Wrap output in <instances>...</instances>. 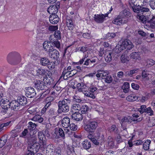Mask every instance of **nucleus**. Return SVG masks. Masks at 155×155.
Segmentation results:
<instances>
[{
  "mask_svg": "<svg viewBox=\"0 0 155 155\" xmlns=\"http://www.w3.org/2000/svg\"><path fill=\"white\" fill-rule=\"evenodd\" d=\"M84 130L87 132L93 133L97 127V123L94 120L90 119L88 117L84 118Z\"/></svg>",
  "mask_w": 155,
  "mask_h": 155,
  "instance_id": "nucleus-1",
  "label": "nucleus"
},
{
  "mask_svg": "<svg viewBox=\"0 0 155 155\" xmlns=\"http://www.w3.org/2000/svg\"><path fill=\"white\" fill-rule=\"evenodd\" d=\"M37 133L36 131H30L29 132V136L27 137L29 146L28 149L30 147L31 149H35L36 147H38L39 144L37 143V137L36 135Z\"/></svg>",
  "mask_w": 155,
  "mask_h": 155,
  "instance_id": "nucleus-2",
  "label": "nucleus"
},
{
  "mask_svg": "<svg viewBox=\"0 0 155 155\" xmlns=\"http://www.w3.org/2000/svg\"><path fill=\"white\" fill-rule=\"evenodd\" d=\"M70 102L71 101L69 99H64L61 101H60L58 104V113L61 114L62 112H68L69 110V105Z\"/></svg>",
  "mask_w": 155,
  "mask_h": 155,
  "instance_id": "nucleus-3",
  "label": "nucleus"
},
{
  "mask_svg": "<svg viewBox=\"0 0 155 155\" xmlns=\"http://www.w3.org/2000/svg\"><path fill=\"white\" fill-rule=\"evenodd\" d=\"M97 88L95 87H91L89 88L88 91L85 92L84 95L87 97H90L93 99L95 98V95L97 94Z\"/></svg>",
  "mask_w": 155,
  "mask_h": 155,
  "instance_id": "nucleus-4",
  "label": "nucleus"
},
{
  "mask_svg": "<svg viewBox=\"0 0 155 155\" xmlns=\"http://www.w3.org/2000/svg\"><path fill=\"white\" fill-rule=\"evenodd\" d=\"M112 8L111 7L110 10L108 12V13L105 14L104 15L103 14L101 15H95L94 16V18L95 21L99 23L103 22L105 18L110 13L111 11L112 10Z\"/></svg>",
  "mask_w": 155,
  "mask_h": 155,
  "instance_id": "nucleus-5",
  "label": "nucleus"
},
{
  "mask_svg": "<svg viewBox=\"0 0 155 155\" xmlns=\"http://www.w3.org/2000/svg\"><path fill=\"white\" fill-rule=\"evenodd\" d=\"M7 61L9 64L12 65H15L21 61V58L19 57L18 59H15L13 57V53H11L7 57Z\"/></svg>",
  "mask_w": 155,
  "mask_h": 155,
  "instance_id": "nucleus-6",
  "label": "nucleus"
},
{
  "mask_svg": "<svg viewBox=\"0 0 155 155\" xmlns=\"http://www.w3.org/2000/svg\"><path fill=\"white\" fill-rule=\"evenodd\" d=\"M60 5V3L57 2L56 5L50 6L48 9V12L51 15L52 14H56L58 11Z\"/></svg>",
  "mask_w": 155,
  "mask_h": 155,
  "instance_id": "nucleus-7",
  "label": "nucleus"
},
{
  "mask_svg": "<svg viewBox=\"0 0 155 155\" xmlns=\"http://www.w3.org/2000/svg\"><path fill=\"white\" fill-rule=\"evenodd\" d=\"M121 45L123 46L124 49L127 48V49L130 50L134 47V45L130 40L127 39L124 40L122 42H120Z\"/></svg>",
  "mask_w": 155,
  "mask_h": 155,
  "instance_id": "nucleus-8",
  "label": "nucleus"
},
{
  "mask_svg": "<svg viewBox=\"0 0 155 155\" xmlns=\"http://www.w3.org/2000/svg\"><path fill=\"white\" fill-rule=\"evenodd\" d=\"M11 103L6 98H2L0 102V105L2 107L5 109L7 110L10 107Z\"/></svg>",
  "mask_w": 155,
  "mask_h": 155,
  "instance_id": "nucleus-9",
  "label": "nucleus"
},
{
  "mask_svg": "<svg viewBox=\"0 0 155 155\" xmlns=\"http://www.w3.org/2000/svg\"><path fill=\"white\" fill-rule=\"evenodd\" d=\"M38 137L40 143L43 145V147H45L46 144L47 139L44 133L41 131L38 132Z\"/></svg>",
  "mask_w": 155,
  "mask_h": 155,
  "instance_id": "nucleus-10",
  "label": "nucleus"
},
{
  "mask_svg": "<svg viewBox=\"0 0 155 155\" xmlns=\"http://www.w3.org/2000/svg\"><path fill=\"white\" fill-rule=\"evenodd\" d=\"M48 56L50 58L54 59H58L59 56L58 51L54 48L48 52Z\"/></svg>",
  "mask_w": 155,
  "mask_h": 155,
  "instance_id": "nucleus-11",
  "label": "nucleus"
},
{
  "mask_svg": "<svg viewBox=\"0 0 155 155\" xmlns=\"http://www.w3.org/2000/svg\"><path fill=\"white\" fill-rule=\"evenodd\" d=\"M36 93L34 89L31 87L27 88L26 91V95L28 97L32 98L35 97Z\"/></svg>",
  "mask_w": 155,
  "mask_h": 155,
  "instance_id": "nucleus-12",
  "label": "nucleus"
},
{
  "mask_svg": "<svg viewBox=\"0 0 155 155\" xmlns=\"http://www.w3.org/2000/svg\"><path fill=\"white\" fill-rule=\"evenodd\" d=\"M142 76L147 81H149L152 77V72L150 71L143 70L142 73Z\"/></svg>",
  "mask_w": 155,
  "mask_h": 155,
  "instance_id": "nucleus-13",
  "label": "nucleus"
},
{
  "mask_svg": "<svg viewBox=\"0 0 155 155\" xmlns=\"http://www.w3.org/2000/svg\"><path fill=\"white\" fill-rule=\"evenodd\" d=\"M147 22L150 24V26L153 27L155 25V15L150 14L147 16Z\"/></svg>",
  "mask_w": 155,
  "mask_h": 155,
  "instance_id": "nucleus-14",
  "label": "nucleus"
},
{
  "mask_svg": "<svg viewBox=\"0 0 155 155\" xmlns=\"http://www.w3.org/2000/svg\"><path fill=\"white\" fill-rule=\"evenodd\" d=\"M51 42L48 41H45L43 44V48L44 50L48 52L53 48Z\"/></svg>",
  "mask_w": 155,
  "mask_h": 155,
  "instance_id": "nucleus-15",
  "label": "nucleus"
},
{
  "mask_svg": "<svg viewBox=\"0 0 155 155\" xmlns=\"http://www.w3.org/2000/svg\"><path fill=\"white\" fill-rule=\"evenodd\" d=\"M132 118L130 116L124 117H123L120 121L121 126L130 123L132 121Z\"/></svg>",
  "mask_w": 155,
  "mask_h": 155,
  "instance_id": "nucleus-16",
  "label": "nucleus"
},
{
  "mask_svg": "<svg viewBox=\"0 0 155 155\" xmlns=\"http://www.w3.org/2000/svg\"><path fill=\"white\" fill-rule=\"evenodd\" d=\"M49 20L51 23L54 24L58 22L59 18L57 15L52 14L49 17Z\"/></svg>",
  "mask_w": 155,
  "mask_h": 155,
  "instance_id": "nucleus-17",
  "label": "nucleus"
},
{
  "mask_svg": "<svg viewBox=\"0 0 155 155\" xmlns=\"http://www.w3.org/2000/svg\"><path fill=\"white\" fill-rule=\"evenodd\" d=\"M70 119L68 117H65L61 121L62 126L65 128H68L70 125Z\"/></svg>",
  "mask_w": 155,
  "mask_h": 155,
  "instance_id": "nucleus-18",
  "label": "nucleus"
},
{
  "mask_svg": "<svg viewBox=\"0 0 155 155\" xmlns=\"http://www.w3.org/2000/svg\"><path fill=\"white\" fill-rule=\"evenodd\" d=\"M97 72V74L96 75V77L98 78H101L102 79H104L108 74V71L101 70H98Z\"/></svg>",
  "mask_w": 155,
  "mask_h": 155,
  "instance_id": "nucleus-19",
  "label": "nucleus"
},
{
  "mask_svg": "<svg viewBox=\"0 0 155 155\" xmlns=\"http://www.w3.org/2000/svg\"><path fill=\"white\" fill-rule=\"evenodd\" d=\"M87 87V86L83 83H79L77 85V88L79 92H82L84 94L85 89Z\"/></svg>",
  "mask_w": 155,
  "mask_h": 155,
  "instance_id": "nucleus-20",
  "label": "nucleus"
},
{
  "mask_svg": "<svg viewBox=\"0 0 155 155\" xmlns=\"http://www.w3.org/2000/svg\"><path fill=\"white\" fill-rule=\"evenodd\" d=\"M35 85V87L39 90H43L46 87L45 83L41 81H37Z\"/></svg>",
  "mask_w": 155,
  "mask_h": 155,
  "instance_id": "nucleus-21",
  "label": "nucleus"
},
{
  "mask_svg": "<svg viewBox=\"0 0 155 155\" xmlns=\"http://www.w3.org/2000/svg\"><path fill=\"white\" fill-rule=\"evenodd\" d=\"M55 147L52 144L48 145L46 149V153H48V155L53 154L55 152Z\"/></svg>",
  "mask_w": 155,
  "mask_h": 155,
  "instance_id": "nucleus-22",
  "label": "nucleus"
},
{
  "mask_svg": "<svg viewBox=\"0 0 155 155\" xmlns=\"http://www.w3.org/2000/svg\"><path fill=\"white\" fill-rule=\"evenodd\" d=\"M114 53L107 51L104 55L105 61L107 63H109L112 60V57L114 55Z\"/></svg>",
  "mask_w": 155,
  "mask_h": 155,
  "instance_id": "nucleus-23",
  "label": "nucleus"
},
{
  "mask_svg": "<svg viewBox=\"0 0 155 155\" xmlns=\"http://www.w3.org/2000/svg\"><path fill=\"white\" fill-rule=\"evenodd\" d=\"M72 118L76 121H80L82 120L83 118L82 115L79 112L72 113Z\"/></svg>",
  "mask_w": 155,
  "mask_h": 155,
  "instance_id": "nucleus-24",
  "label": "nucleus"
},
{
  "mask_svg": "<svg viewBox=\"0 0 155 155\" xmlns=\"http://www.w3.org/2000/svg\"><path fill=\"white\" fill-rule=\"evenodd\" d=\"M67 26L70 30H72L74 28V25L72 19L70 17H68L66 19Z\"/></svg>",
  "mask_w": 155,
  "mask_h": 155,
  "instance_id": "nucleus-25",
  "label": "nucleus"
},
{
  "mask_svg": "<svg viewBox=\"0 0 155 155\" xmlns=\"http://www.w3.org/2000/svg\"><path fill=\"white\" fill-rule=\"evenodd\" d=\"M80 107L79 104H74L71 106V110L72 113L80 112Z\"/></svg>",
  "mask_w": 155,
  "mask_h": 155,
  "instance_id": "nucleus-26",
  "label": "nucleus"
},
{
  "mask_svg": "<svg viewBox=\"0 0 155 155\" xmlns=\"http://www.w3.org/2000/svg\"><path fill=\"white\" fill-rule=\"evenodd\" d=\"M10 106L12 109L17 110L20 108V105L17 101H13L11 103Z\"/></svg>",
  "mask_w": 155,
  "mask_h": 155,
  "instance_id": "nucleus-27",
  "label": "nucleus"
},
{
  "mask_svg": "<svg viewBox=\"0 0 155 155\" xmlns=\"http://www.w3.org/2000/svg\"><path fill=\"white\" fill-rule=\"evenodd\" d=\"M17 102L20 105H25L27 103V98L23 96L18 97L17 99Z\"/></svg>",
  "mask_w": 155,
  "mask_h": 155,
  "instance_id": "nucleus-28",
  "label": "nucleus"
},
{
  "mask_svg": "<svg viewBox=\"0 0 155 155\" xmlns=\"http://www.w3.org/2000/svg\"><path fill=\"white\" fill-rule=\"evenodd\" d=\"M136 17L142 23L144 24L146 23L147 21V18L145 16L142 14H141L140 13L139 14H138L136 15Z\"/></svg>",
  "mask_w": 155,
  "mask_h": 155,
  "instance_id": "nucleus-29",
  "label": "nucleus"
},
{
  "mask_svg": "<svg viewBox=\"0 0 155 155\" xmlns=\"http://www.w3.org/2000/svg\"><path fill=\"white\" fill-rule=\"evenodd\" d=\"M108 130L110 133L114 132L115 134H118L119 132L117 127L115 125H113L109 127Z\"/></svg>",
  "mask_w": 155,
  "mask_h": 155,
  "instance_id": "nucleus-30",
  "label": "nucleus"
},
{
  "mask_svg": "<svg viewBox=\"0 0 155 155\" xmlns=\"http://www.w3.org/2000/svg\"><path fill=\"white\" fill-rule=\"evenodd\" d=\"M130 58L135 60H140V53L139 52H134L131 53L130 54Z\"/></svg>",
  "mask_w": 155,
  "mask_h": 155,
  "instance_id": "nucleus-31",
  "label": "nucleus"
},
{
  "mask_svg": "<svg viewBox=\"0 0 155 155\" xmlns=\"http://www.w3.org/2000/svg\"><path fill=\"white\" fill-rule=\"evenodd\" d=\"M138 68H135L130 71H127L125 72V75L126 77L128 76L131 77L133 74L137 73L138 71Z\"/></svg>",
  "mask_w": 155,
  "mask_h": 155,
  "instance_id": "nucleus-32",
  "label": "nucleus"
},
{
  "mask_svg": "<svg viewBox=\"0 0 155 155\" xmlns=\"http://www.w3.org/2000/svg\"><path fill=\"white\" fill-rule=\"evenodd\" d=\"M40 63L43 66L48 65L50 63L49 60L46 57L42 58L40 60Z\"/></svg>",
  "mask_w": 155,
  "mask_h": 155,
  "instance_id": "nucleus-33",
  "label": "nucleus"
},
{
  "mask_svg": "<svg viewBox=\"0 0 155 155\" xmlns=\"http://www.w3.org/2000/svg\"><path fill=\"white\" fill-rule=\"evenodd\" d=\"M107 143L108 146L111 148H112L114 146V140L111 136H110L108 137Z\"/></svg>",
  "mask_w": 155,
  "mask_h": 155,
  "instance_id": "nucleus-34",
  "label": "nucleus"
},
{
  "mask_svg": "<svg viewBox=\"0 0 155 155\" xmlns=\"http://www.w3.org/2000/svg\"><path fill=\"white\" fill-rule=\"evenodd\" d=\"M36 71L37 75L38 76L46 75L47 73L45 70L41 68H38Z\"/></svg>",
  "mask_w": 155,
  "mask_h": 155,
  "instance_id": "nucleus-35",
  "label": "nucleus"
},
{
  "mask_svg": "<svg viewBox=\"0 0 155 155\" xmlns=\"http://www.w3.org/2000/svg\"><path fill=\"white\" fill-rule=\"evenodd\" d=\"M124 49L122 45H121L120 43L119 42L118 45L115 48L114 51L116 53H119Z\"/></svg>",
  "mask_w": 155,
  "mask_h": 155,
  "instance_id": "nucleus-36",
  "label": "nucleus"
},
{
  "mask_svg": "<svg viewBox=\"0 0 155 155\" xmlns=\"http://www.w3.org/2000/svg\"><path fill=\"white\" fill-rule=\"evenodd\" d=\"M82 144L84 148L86 150L89 149L91 147V143L88 140L83 141Z\"/></svg>",
  "mask_w": 155,
  "mask_h": 155,
  "instance_id": "nucleus-37",
  "label": "nucleus"
},
{
  "mask_svg": "<svg viewBox=\"0 0 155 155\" xmlns=\"http://www.w3.org/2000/svg\"><path fill=\"white\" fill-rule=\"evenodd\" d=\"M28 124V129L30 130V131H36L34 130L37 126V125L36 124L33 123L31 121L29 122Z\"/></svg>",
  "mask_w": 155,
  "mask_h": 155,
  "instance_id": "nucleus-38",
  "label": "nucleus"
},
{
  "mask_svg": "<svg viewBox=\"0 0 155 155\" xmlns=\"http://www.w3.org/2000/svg\"><path fill=\"white\" fill-rule=\"evenodd\" d=\"M32 120L39 123L42 122L43 120V119L40 115H37L34 116L32 119Z\"/></svg>",
  "mask_w": 155,
  "mask_h": 155,
  "instance_id": "nucleus-39",
  "label": "nucleus"
},
{
  "mask_svg": "<svg viewBox=\"0 0 155 155\" xmlns=\"http://www.w3.org/2000/svg\"><path fill=\"white\" fill-rule=\"evenodd\" d=\"M130 87V85L129 83L127 82H124L122 87L123 91L125 93H127L129 91Z\"/></svg>",
  "mask_w": 155,
  "mask_h": 155,
  "instance_id": "nucleus-40",
  "label": "nucleus"
},
{
  "mask_svg": "<svg viewBox=\"0 0 155 155\" xmlns=\"http://www.w3.org/2000/svg\"><path fill=\"white\" fill-rule=\"evenodd\" d=\"M151 141L150 140H146L143 144V148L144 150H147L149 149Z\"/></svg>",
  "mask_w": 155,
  "mask_h": 155,
  "instance_id": "nucleus-41",
  "label": "nucleus"
},
{
  "mask_svg": "<svg viewBox=\"0 0 155 155\" xmlns=\"http://www.w3.org/2000/svg\"><path fill=\"white\" fill-rule=\"evenodd\" d=\"M137 99V97L134 94H132L128 96L126 99L128 101H136Z\"/></svg>",
  "mask_w": 155,
  "mask_h": 155,
  "instance_id": "nucleus-42",
  "label": "nucleus"
},
{
  "mask_svg": "<svg viewBox=\"0 0 155 155\" xmlns=\"http://www.w3.org/2000/svg\"><path fill=\"white\" fill-rule=\"evenodd\" d=\"M89 109L88 107L86 105H84L82 106L81 107H80V111L81 113L82 114H85Z\"/></svg>",
  "mask_w": 155,
  "mask_h": 155,
  "instance_id": "nucleus-43",
  "label": "nucleus"
},
{
  "mask_svg": "<svg viewBox=\"0 0 155 155\" xmlns=\"http://www.w3.org/2000/svg\"><path fill=\"white\" fill-rule=\"evenodd\" d=\"M28 133V130L27 129H25L21 134H20V137H21L25 138H26L27 139V137H28L27 136Z\"/></svg>",
  "mask_w": 155,
  "mask_h": 155,
  "instance_id": "nucleus-44",
  "label": "nucleus"
},
{
  "mask_svg": "<svg viewBox=\"0 0 155 155\" xmlns=\"http://www.w3.org/2000/svg\"><path fill=\"white\" fill-rule=\"evenodd\" d=\"M130 12L126 9L123 10L120 13V15L121 17H124L126 16H130Z\"/></svg>",
  "mask_w": 155,
  "mask_h": 155,
  "instance_id": "nucleus-45",
  "label": "nucleus"
},
{
  "mask_svg": "<svg viewBox=\"0 0 155 155\" xmlns=\"http://www.w3.org/2000/svg\"><path fill=\"white\" fill-rule=\"evenodd\" d=\"M140 7H141L140 6V5L138 4L137 5L132 6L131 7L132 8L134 12L139 14L140 11Z\"/></svg>",
  "mask_w": 155,
  "mask_h": 155,
  "instance_id": "nucleus-46",
  "label": "nucleus"
},
{
  "mask_svg": "<svg viewBox=\"0 0 155 155\" xmlns=\"http://www.w3.org/2000/svg\"><path fill=\"white\" fill-rule=\"evenodd\" d=\"M147 109L146 106L145 105H143L140 106V108L137 109V111H139L141 114L145 112Z\"/></svg>",
  "mask_w": 155,
  "mask_h": 155,
  "instance_id": "nucleus-47",
  "label": "nucleus"
},
{
  "mask_svg": "<svg viewBox=\"0 0 155 155\" xmlns=\"http://www.w3.org/2000/svg\"><path fill=\"white\" fill-rule=\"evenodd\" d=\"M115 36V34L114 33H109L106 35L105 38L107 40H110L114 38Z\"/></svg>",
  "mask_w": 155,
  "mask_h": 155,
  "instance_id": "nucleus-48",
  "label": "nucleus"
},
{
  "mask_svg": "<svg viewBox=\"0 0 155 155\" xmlns=\"http://www.w3.org/2000/svg\"><path fill=\"white\" fill-rule=\"evenodd\" d=\"M120 16H118L112 21V22L115 24L120 25Z\"/></svg>",
  "mask_w": 155,
  "mask_h": 155,
  "instance_id": "nucleus-49",
  "label": "nucleus"
},
{
  "mask_svg": "<svg viewBox=\"0 0 155 155\" xmlns=\"http://www.w3.org/2000/svg\"><path fill=\"white\" fill-rule=\"evenodd\" d=\"M82 36L84 38L87 39H90L92 37L91 35V32L89 31L87 33H83Z\"/></svg>",
  "mask_w": 155,
  "mask_h": 155,
  "instance_id": "nucleus-50",
  "label": "nucleus"
},
{
  "mask_svg": "<svg viewBox=\"0 0 155 155\" xmlns=\"http://www.w3.org/2000/svg\"><path fill=\"white\" fill-rule=\"evenodd\" d=\"M54 37L56 38V39H60L61 38L60 31H55L54 35Z\"/></svg>",
  "mask_w": 155,
  "mask_h": 155,
  "instance_id": "nucleus-51",
  "label": "nucleus"
},
{
  "mask_svg": "<svg viewBox=\"0 0 155 155\" xmlns=\"http://www.w3.org/2000/svg\"><path fill=\"white\" fill-rule=\"evenodd\" d=\"M105 82L107 83H110L113 80L112 77L108 74L106 76L105 78Z\"/></svg>",
  "mask_w": 155,
  "mask_h": 155,
  "instance_id": "nucleus-52",
  "label": "nucleus"
},
{
  "mask_svg": "<svg viewBox=\"0 0 155 155\" xmlns=\"http://www.w3.org/2000/svg\"><path fill=\"white\" fill-rule=\"evenodd\" d=\"M73 97V101L75 102L80 103H81L82 101L80 97L74 95Z\"/></svg>",
  "mask_w": 155,
  "mask_h": 155,
  "instance_id": "nucleus-53",
  "label": "nucleus"
},
{
  "mask_svg": "<svg viewBox=\"0 0 155 155\" xmlns=\"http://www.w3.org/2000/svg\"><path fill=\"white\" fill-rule=\"evenodd\" d=\"M67 154L68 155H76L74 150L73 148L69 147L67 150Z\"/></svg>",
  "mask_w": 155,
  "mask_h": 155,
  "instance_id": "nucleus-54",
  "label": "nucleus"
},
{
  "mask_svg": "<svg viewBox=\"0 0 155 155\" xmlns=\"http://www.w3.org/2000/svg\"><path fill=\"white\" fill-rule=\"evenodd\" d=\"M128 58L126 57L125 55H122L120 57L121 61L123 63H125L127 62L128 60Z\"/></svg>",
  "mask_w": 155,
  "mask_h": 155,
  "instance_id": "nucleus-55",
  "label": "nucleus"
},
{
  "mask_svg": "<svg viewBox=\"0 0 155 155\" xmlns=\"http://www.w3.org/2000/svg\"><path fill=\"white\" fill-rule=\"evenodd\" d=\"M129 3L131 7L132 6L137 5L138 4L137 3V0H129Z\"/></svg>",
  "mask_w": 155,
  "mask_h": 155,
  "instance_id": "nucleus-56",
  "label": "nucleus"
},
{
  "mask_svg": "<svg viewBox=\"0 0 155 155\" xmlns=\"http://www.w3.org/2000/svg\"><path fill=\"white\" fill-rule=\"evenodd\" d=\"M69 126L70 127V129L71 130L75 131L77 129L78 127L74 123H72L70 124Z\"/></svg>",
  "mask_w": 155,
  "mask_h": 155,
  "instance_id": "nucleus-57",
  "label": "nucleus"
},
{
  "mask_svg": "<svg viewBox=\"0 0 155 155\" xmlns=\"http://www.w3.org/2000/svg\"><path fill=\"white\" fill-rule=\"evenodd\" d=\"M145 113L148 114L150 116L152 115L153 114V112L150 107L147 108Z\"/></svg>",
  "mask_w": 155,
  "mask_h": 155,
  "instance_id": "nucleus-58",
  "label": "nucleus"
},
{
  "mask_svg": "<svg viewBox=\"0 0 155 155\" xmlns=\"http://www.w3.org/2000/svg\"><path fill=\"white\" fill-rule=\"evenodd\" d=\"M58 132L59 135L62 137L64 138V133L63 130L61 128L58 129Z\"/></svg>",
  "mask_w": 155,
  "mask_h": 155,
  "instance_id": "nucleus-59",
  "label": "nucleus"
},
{
  "mask_svg": "<svg viewBox=\"0 0 155 155\" xmlns=\"http://www.w3.org/2000/svg\"><path fill=\"white\" fill-rule=\"evenodd\" d=\"M147 65L151 66L155 64V61L152 59H149L147 60Z\"/></svg>",
  "mask_w": 155,
  "mask_h": 155,
  "instance_id": "nucleus-60",
  "label": "nucleus"
},
{
  "mask_svg": "<svg viewBox=\"0 0 155 155\" xmlns=\"http://www.w3.org/2000/svg\"><path fill=\"white\" fill-rule=\"evenodd\" d=\"M128 21V18L127 17L121 18L120 21V25L126 23Z\"/></svg>",
  "mask_w": 155,
  "mask_h": 155,
  "instance_id": "nucleus-61",
  "label": "nucleus"
},
{
  "mask_svg": "<svg viewBox=\"0 0 155 155\" xmlns=\"http://www.w3.org/2000/svg\"><path fill=\"white\" fill-rule=\"evenodd\" d=\"M149 3L151 8L153 9H155V0H150Z\"/></svg>",
  "mask_w": 155,
  "mask_h": 155,
  "instance_id": "nucleus-62",
  "label": "nucleus"
},
{
  "mask_svg": "<svg viewBox=\"0 0 155 155\" xmlns=\"http://www.w3.org/2000/svg\"><path fill=\"white\" fill-rule=\"evenodd\" d=\"M53 43L55 46L58 48L59 49L60 48V43L57 39H56V40L54 41Z\"/></svg>",
  "mask_w": 155,
  "mask_h": 155,
  "instance_id": "nucleus-63",
  "label": "nucleus"
},
{
  "mask_svg": "<svg viewBox=\"0 0 155 155\" xmlns=\"http://www.w3.org/2000/svg\"><path fill=\"white\" fill-rule=\"evenodd\" d=\"M29 150H28V152L25 155H34L35 154V153L34 150L35 149H31L30 147H29V148L28 149Z\"/></svg>",
  "mask_w": 155,
  "mask_h": 155,
  "instance_id": "nucleus-64",
  "label": "nucleus"
}]
</instances>
